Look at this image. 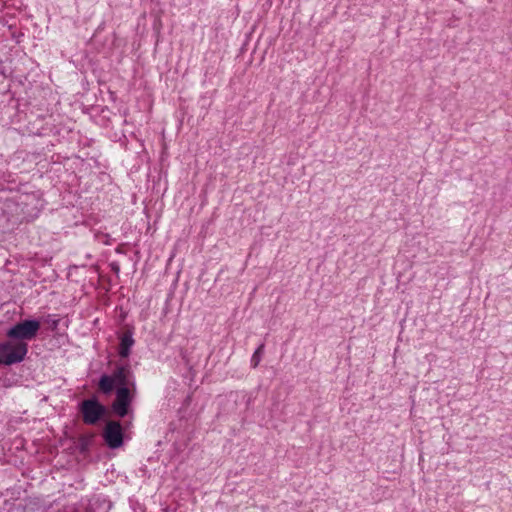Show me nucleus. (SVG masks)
Here are the masks:
<instances>
[{
	"label": "nucleus",
	"instance_id": "nucleus-5",
	"mask_svg": "<svg viewBox=\"0 0 512 512\" xmlns=\"http://www.w3.org/2000/svg\"><path fill=\"white\" fill-rule=\"evenodd\" d=\"M132 402L131 391L128 387H118L116 390V399L112 404L114 413L119 417H124L129 412V406Z\"/></svg>",
	"mask_w": 512,
	"mask_h": 512
},
{
	"label": "nucleus",
	"instance_id": "nucleus-8",
	"mask_svg": "<svg viewBox=\"0 0 512 512\" xmlns=\"http://www.w3.org/2000/svg\"><path fill=\"white\" fill-rule=\"evenodd\" d=\"M115 383L111 376L103 375L99 381V388L105 394L110 393L113 390Z\"/></svg>",
	"mask_w": 512,
	"mask_h": 512
},
{
	"label": "nucleus",
	"instance_id": "nucleus-3",
	"mask_svg": "<svg viewBox=\"0 0 512 512\" xmlns=\"http://www.w3.org/2000/svg\"><path fill=\"white\" fill-rule=\"evenodd\" d=\"M83 421L86 424H95L105 413L103 405L95 399H87L81 403Z\"/></svg>",
	"mask_w": 512,
	"mask_h": 512
},
{
	"label": "nucleus",
	"instance_id": "nucleus-2",
	"mask_svg": "<svg viewBox=\"0 0 512 512\" xmlns=\"http://www.w3.org/2000/svg\"><path fill=\"white\" fill-rule=\"evenodd\" d=\"M40 328V322L37 320H25L17 323L7 332V336L19 340L33 339Z\"/></svg>",
	"mask_w": 512,
	"mask_h": 512
},
{
	"label": "nucleus",
	"instance_id": "nucleus-1",
	"mask_svg": "<svg viewBox=\"0 0 512 512\" xmlns=\"http://www.w3.org/2000/svg\"><path fill=\"white\" fill-rule=\"evenodd\" d=\"M28 351L24 342H7L0 345V364L11 365L21 362Z\"/></svg>",
	"mask_w": 512,
	"mask_h": 512
},
{
	"label": "nucleus",
	"instance_id": "nucleus-9",
	"mask_svg": "<svg viewBox=\"0 0 512 512\" xmlns=\"http://www.w3.org/2000/svg\"><path fill=\"white\" fill-rule=\"evenodd\" d=\"M263 349V345L259 346L252 356L253 367H257L260 363V353Z\"/></svg>",
	"mask_w": 512,
	"mask_h": 512
},
{
	"label": "nucleus",
	"instance_id": "nucleus-7",
	"mask_svg": "<svg viewBox=\"0 0 512 512\" xmlns=\"http://www.w3.org/2000/svg\"><path fill=\"white\" fill-rule=\"evenodd\" d=\"M133 344H134V339L132 337V334L129 332L123 334V336L121 338V342H120V350H119L120 356L124 357V358L128 357L130 354V349L133 346Z\"/></svg>",
	"mask_w": 512,
	"mask_h": 512
},
{
	"label": "nucleus",
	"instance_id": "nucleus-4",
	"mask_svg": "<svg viewBox=\"0 0 512 512\" xmlns=\"http://www.w3.org/2000/svg\"><path fill=\"white\" fill-rule=\"evenodd\" d=\"M103 438L111 449H116L123 444L122 427L117 421H109L103 431Z\"/></svg>",
	"mask_w": 512,
	"mask_h": 512
},
{
	"label": "nucleus",
	"instance_id": "nucleus-6",
	"mask_svg": "<svg viewBox=\"0 0 512 512\" xmlns=\"http://www.w3.org/2000/svg\"><path fill=\"white\" fill-rule=\"evenodd\" d=\"M111 377L115 385H119L120 387H127L128 385L134 386V383L130 381L131 371L126 366L117 368Z\"/></svg>",
	"mask_w": 512,
	"mask_h": 512
}]
</instances>
